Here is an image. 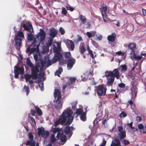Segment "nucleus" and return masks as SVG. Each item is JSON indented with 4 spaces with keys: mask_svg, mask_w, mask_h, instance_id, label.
Segmentation results:
<instances>
[{
    "mask_svg": "<svg viewBox=\"0 0 146 146\" xmlns=\"http://www.w3.org/2000/svg\"><path fill=\"white\" fill-rule=\"evenodd\" d=\"M46 38V33L42 29H40V32L36 35V37L35 38L33 43L31 44V46L34 48H30L28 47L27 48L26 52H29L30 54L36 51L38 54H34V57L36 61L39 60L40 64H50V63H54L58 60H60L59 62L61 63L60 59L62 58L63 54L61 52V42H54L53 45V50L54 52L55 53L54 56L50 60L49 57L46 56L43 58L42 56L38 52L39 47L40 43L44 40Z\"/></svg>",
    "mask_w": 146,
    "mask_h": 146,
    "instance_id": "obj_1",
    "label": "nucleus"
},
{
    "mask_svg": "<svg viewBox=\"0 0 146 146\" xmlns=\"http://www.w3.org/2000/svg\"><path fill=\"white\" fill-rule=\"evenodd\" d=\"M28 65L31 68V74L25 75L26 82L28 81L31 78L33 80H36L38 78V73L39 72V68L40 67V64H36L35 66H33V64Z\"/></svg>",
    "mask_w": 146,
    "mask_h": 146,
    "instance_id": "obj_2",
    "label": "nucleus"
},
{
    "mask_svg": "<svg viewBox=\"0 0 146 146\" xmlns=\"http://www.w3.org/2000/svg\"><path fill=\"white\" fill-rule=\"evenodd\" d=\"M63 113H64V116L66 117V121L68 118V120L66 122L67 125H70L72 122L73 117L72 116L73 113V111L70 109H67L66 110L64 111Z\"/></svg>",
    "mask_w": 146,
    "mask_h": 146,
    "instance_id": "obj_3",
    "label": "nucleus"
},
{
    "mask_svg": "<svg viewBox=\"0 0 146 146\" xmlns=\"http://www.w3.org/2000/svg\"><path fill=\"white\" fill-rule=\"evenodd\" d=\"M24 38L23 33L19 31L15 35L14 40L15 44L18 47H20L21 45L22 39Z\"/></svg>",
    "mask_w": 146,
    "mask_h": 146,
    "instance_id": "obj_4",
    "label": "nucleus"
},
{
    "mask_svg": "<svg viewBox=\"0 0 146 146\" xmlns=\"http://www.w3.org/2000/svg\"><path fill=\"white\" fill-rule=\"evenodd\" d=\"M96 90L99 96H104L106 94L107 89L103 86L100 85L97 87Z\"/></svg>",
    "mask_w": 146,
    "mask_h": 146,
    "instance_id": "obj_5",
    "label": "nucleus"
},
{
    "mask_svg": "<svg viewBox=\"0 0 146 146\" xmlns=\"http://www.w3.org/2000/svg\"><path fill=\"white\" fill-rule=\"evenodd\" d=\"M14 67L15 68L14 70V77L15 78H19V73L22 75L24 74V68L23 66L20 67L17 65L15 66Z\"/></svg>",
    "mask_w": 146,
    "mask_h": 146,
    "instance_id": "obj_6",
    "label": "nucleus"
},
{
    "mask_svg": "<svg viewBox=\"0 0 146 146\" xmlns=\"http://www.w3.org/2000/svg\"><path fill=\"white\" fill-rule=\"evenodd\" d=\"M106 75L107 77L113 76L114 78L115 77L117 79H118L120 76L119 72L117 69H114L112 72H107Z\"/></svg>",
    "mask_w": 146,
    "mask_h": 146,
    "instance_id": "obj_7",
    "label": "nucleus"
},
{
    "mask_svg": "<svg viewBox=\"0 0 146 146\" xmlns=\"http://www.w3.org/2000/svg\"><path fill=\"white\" fill-rule=\"evenodd\" d=\"M64 113H62L58 119L54 122V125L55 127L57 126L59 124H63L66 122V117L64 116Z\"/></svg>",
    "mask_w": 146,
    "mask_h": 146,
    "instance_id": "obj_8",
    "label": "nucleus"
},
{
    "mask_svg": "<svg viewBox=\"0 0 146 146\" xmlns=\"http://www.w3.org/2000/svg\"><path fill=\"white\" fill-rule=\"evenodd\" d=\"M64 42L69 49L72 51L74 50L75 45L73 42L72 40L67 39L65 40H64Z\"/></svg>",
    "mask_w": 146,
    "mask_h": 146,
    "instance_id": "obj_9",
    "label": "nucleus"
},
{
    "mask_svg": "<svg viewBox=\"0 0 146 146\" xmlns=\"http://www.w3.org/2000/svg\"><path fill=\"white\" fill-rule=\"evenodd\" d=\"M56 137L58 139L60 140L62 142H63V144L65 143L66 141V136L64 135L63 132L62 130L57 133Z\"/></svg>",
    "mask_w": 146,
    "mask_h": 146,
    "instance_id": "obj_10",
    "label": "nucleus"
},
{
    "mask_svg": "<svg viewBox=\"0 0 146 146\" xmlns=\"http://www.w3.org/2000/svg\"><path fill=\"white\" fill-rule=\"evenodd\" d=\"M92 73L93 71H92L91 70H88L82 76V78L83 77V80L84 81L86 80L87 79L91 76Z\"/></svg>",
    "mask_w": 146,
    "mask_h": 146,
    "instance_id": "obj_11",
    "label": "nucleus"
},
{
    "mask_svg": "<svg viewBox=\"0 0 146 146\" xmlns=\"http://www.w3.org/2000/svg\"><path fill=\"white\" fill-rule=\"evenodd\" d=\"M49 31L50 33L49 35L51 41H52L53 38L57 35V31L56 29L54 28L50 29L49 30Z\"/></svg>",
    "mask_w": 146,
    "mask_h": 146,
    "instance_id": "obj_12",
    "label": "nucleus"
},
{
    "mask_svg": "<svg viewBox=\"0 0 146 146\" xmlns=\"http://www.w3.org/2000/svg\"><path fill=\"white\" fill-rule=\"evenodd\" d=\"M54 97L57 98L56 101V102H57L60 99L61 97V95L59 90L57 89H55L54 92Z\"/></svg>",
    "mask_w": 146,
    "mask_h": 146,
    "instance_id": "obj_13",
    "label": "nucleus"
},
{
    "mask_svg": "<svg viewBox=\"0 0 146 146\" xmlns=\"http://www.w3.org/2000/svg\"><path fill=\"white\" fill-rule=\"evenodd\" d=\"M23 27L24 29L26 31L31 32L33 31L32 26L29 23H27L26 24H24L23 25Z\"/></svg>",
    "mask_w": 146,
    "mask_h": 146,
    "instance_id": "obj_14",
    "label": "nucleus"
},
{
    "mask_svg": "<svg viewBox=\"0 0 146 146\" xmlns=\"http://www.w3.org/2000/svg\"><path fill=\"white\" fill-rule=\"evenodd\" d=\"M137 87L136 86L134 85L133 84H132V86L131 88V90L132 92V96L133 97H135L137 94Z\"/></svg>",
    "mask_w": 146,
    "mask_h": 146,
    "instance_id": "obj_15",
    "label": "nucleus"
},
{
    "mask_svg": "<svg viewBox=\"0 0 146 146\" xmlns=\"http://www.w3.org/2000/svg\"><path fill=\"white\" fill-rule=\"evenodd\" d=\"M120 142L117 138H115L112 141L110 146H120Z\"/></svg>",
    "mask_w": 146,
    "mask_h": 146,
    "instance_id": "obj_16",
    "label": "nucleus"
},
{
    "mask_svg": "<svg viewBox=\"0 0 146 146\" xmlns=\"http://www.w3.org/2000/svg\"><path fill=\"white\" fill-rule=\"evenodd\" d=\"M100 10L101 12L102 15L107 14L108 12V10L107 6L104 4H103L102 8H100Z\"/></svg>",
    "mask_w": 146,
    "mask_h": 146,
    "instance_id": "obj_17",
    "label": "nucleus"
},
{
    "mask_svg": "<svg viewBox=\"0 0 146 146\" xmlns=\"http://www.w3.org/2000/svg\"><path fill=\"white\" fill-rule=\"evenodd\" d=\"M146 57V54L141 53L140 55H137L135 59V60H143L145 57Z\"/></svg>",
    "mask_w": 146,
    "mask_h": 146,
    "instance_id": "obj_18",
    "label": "nucleus"
},
{
    "mask_svg": "<svg viewBox=\"0 0 146 146\" xmlns=\"http://www.w3.org/2000/svg\"><path fill=\"white\" fill-rule=\"evenodd\" d=\"M116 35L115 33H113L108 35L107 37L108 40L111 42H113L115 40Z\"/></svg>",
    "mask_w": 146,
    "mask_h": 146,
    "instance_id": "obj_19",
    "label": "nucleus"
},
{
    "mask_svg": "<svg viewBox=\"0 0 146 146\" xmlns=\"http://www.w3.org/2000/svg\"><path fill=\"white\" fill-rule=\"evenodd\" d=\"M57 102L56 104L54 105V107L57 110L61 109L62 106V103L61 100H60Z\"/></svg>",
    "mask_w": 146,
    "mask_h": 146,
    "instance_id": "obj_20",
    "label": "nucleus"
},
{
    "mask_svg": "<svg viewBox=\"0 0 146 146\" xmlns=\"http://www.w3.org/2000/svg\"><path fill=\"white\" fill-rule=\"evenodd\" d=\"M86 35L89 38H90L92 37H94L95 36H97L96 32L94 31H91L90 32H87Z\"/></svg>",
    "mask_w": 146,
    "mask_h": 146,
    "instance_id": "obj_21",
    "label": "nucleus"
},
{
    "mask_svg": "<svg viewBox=\"0 0 146 146\" xmlns=\"http://www.w3.org/2000/svg\"><path fill=\"white\" fill-rule=\"evenodd\" d=\"M128 47L131 51L134 50L136 48V44L134 43H130L128 44Z\"/></svg>",
    "mask_w": 146,
    "mask_h": 146,
    "instance_id": "obj_22",
    "label": "nucleus"
},
{
    "mask_svg": "<svg viewBox=\"0 0 146 146\" xmlns=\"http://www.w3.org/2000/svg\"><path fill=\"white\" fill-rule=\"evenodd\" d=\"M110 77L108 79L107 84L108 85L111 86L115 78L113 76H110Z\"/></svg>",
    "mask_w": 146,
    "mask_h": 146,
    "instance_id": "obj_23",
    "label": "nucleus"
},
{
    "mask_svg": "<svg viewBox=\"0 0 146 146\" xmlns=\"http://www.w3.org/2000/svg\"><path fill=\"white\" fill-rule=\"evenodd\" d=\"M79 49L80 52L82 54H83L86 51L85 45L84 43H81L80 44Z\"/></svg>",
    "mask_w": 146,
    "mask_h": 146,
    "instance_id": "obj_24",
    "label": "nucleus"
},
{
    "mask_svg": "<svg viewBox=\"0 0 146 146\" xmlns=\"http://www.w3.org/2000/svg\"><path fill=\"white\" fill-rule=\"evenodd\" d=\"M119 133L118 135V136L119 137L120 139H123L126 137V132L125 131Z\"/></svg>",
    "mask_w": 146,
    "mask_h": 146,
    "instance_id": "obj_25",
    "label": "nucleus"
},
{
    "mask_svg": "<svg viewBox=\"0 0 146 146\" xmlns=\"http://www.w3.org/2000/svg\"><path fill=\"white\" fill-rule=\"evenodd\" d=\"M87 49L88 52L89 54L90 55L91 57L93 59V58H94V55L92 51L90 48L89 46H88L87 47ZM93 62L94 64H96V63L95 60H93Z\"/></svg>",
    "mask_w": 146,
    "mask_h": 146,
    "instance_id": "obj_26",
    "label": "nucleus"
},
{
    "mask_svg": "<svg viewBox=\"0 0 146 146\" xmlns=\"http://www.w3.org/2000/svg\"><path fill=\"white\" fill-rule=\"evenodd\" d=\"M141 64H135V65L133 67L131 70L133 71L135 69H136L137 71L139 72L140 71L141 68Z\"/></svg>",
    "mask_w": 146,
    "mask_h": 146,
    "instance_id": "obj_27",
    "label": "nucleus"
},
{
    "mask_svg": "<svg viewBox=\"0 0 146 146\" xmlns=\"http://www.w3.org/2000/svg\"><path fill=\"white\" fill-rule=\"evenodd\" d=\"M79 18L83 24H84L86 22V19L84 16L80 15L79 17Z\"/></svg>",
    "mask_w": 146,
    "mask_h": 146,
    "instance_id": "obj_28",
    "label": "nucleus"
},
{
    "mask_svg": "<svg viewBox=\"0 0 146 146\" xmlns=\"http://www.w3.org/2000/svg\"><path fill=\"white\" fill-rule=\"evenodd\" d=\"M49 49V47L47 44H45L42 47V53L43 54L44 52H46L48 51Z\"/></svg>",
    "mask_w": 146,
    "mask_h": 146,
    "instance_id": "obj_29",
    "label": "nucleus"
},
{
    "mask_svg": "<svg viewBox=\"0 0 146 146\" xmlns=\"http://www.w3.org/2000/svg\"><path fill=\"white\" fill-rule=\"evenodd\" d=\"M83 112H84L83 109L80 108L76 109V113L77 115V116H78L80 115H81Z\"/></svg>",
    "mask_w": 146,
    "mask_h": 146,
    "instance_id": "obj_30",
    "label": "nucleus"
},
{
    "mask_svg": "<svg viewBox=\"0 0 146 146\" xmlns=\"http://www.w3.org/2000/svg\"><path fill=\"white\" fill-rule=\"evenodd\" d=\"M56 139L55 137V135L54 134H52L51 136L50 139V142L51 143L54 145L56 144L55 142H56Z\"/></svg>",
    "mask_w": 146,
    "mask_h": 146,
    "instance_id": "obj_31",
    "label": "nucleus"
},
{
    "mask_svg": "<svg viewBox=\"0 0 146 146\" xmlns=\"http://www.w3.org/2000/svg\"><path fill=\"white\" fill-rule=\"evenodd\" d=\"M86 113L84 112L80 115V119L81 120L83 121L86 120Z\"/></svg>",
    "mask_w": 146,
    "mask_h": 146,
    "instance_id": "obj_32",
    "label": "nucleus"
},
{
    "mask_svg": "<svg viewBox=\"0 0 146 146\" xmlns=\"http://www.w3.org/2000/svg\"><path fill=\"white\" fill-rule=\"evenodd\" d=\"M64 131L65 134L69 135L71 133L70 129L69 126L66 127L64 129Z\"/></svg>",
    "mask_w": 146,
    "mask_h": 146,
    "instance_id": "obj_33",
    "label": "nucleus"
},
{
    "mask_svg": "<svg viewBox=\"0 0 146 146\" xmlns=\"http://www.w3.org/2000/svg\"><path fill=\"white\" fill-rule=\"evenodd\" d=\"M38 84L39 87L40 88L41 90L42 91H43L44 89V82L43 81L41 80H39L38 82Z\"/></svg>",
    "mask_w": 146,
    "mask_h": 146,
    "instance_id": "obj_34",
    "label": "nucleus"
},
{
    "mask_svg": "<svg viewBox=\"0 0 146 146\" xmlns=\"http://www.w3.org/2000/svg\"><path fill=\"white\" fill-rule=\"evenodd\" d=\"M76 79V78L75 77H70L69 80L70 82H69L70 83V84H74L75 83Z\"/></svg>",
    "mask_w": 146,
    "mask_h": 146,
    "instance_id": "obj_35",
    "label": "nucleus"
},
{
    "mask_svg": "<svg viewBox=\"0 0 146 146\" xmlns=\"http://www.w3.org/2000/svg\"><path fill=\"white\" fill-rule=\"evenodd\" d=\"M75 61L76 60L74 58L71 57L68 59V64H74Z\"/></svg>",
    "mask_w": 146,
    "mask_h": 146,
    "instance_id": "obj_36",
    "label": "nucleus"
},
{
    "mask_svg": "<svg viewBox=\"0 0 146 146\" xmlns=\"http://www.w3.org/2000/svg\"><path fill=\"white\" fill-rule=\"evenodd\" d=\"M63 71V69L62 67H60L58 70L55 72V74L59 76Z\"/></svg>",
    "mask_w": 146,
    "mask_h": 146,
    "instance_id": "obj_37",
    "label": "nucleus"
},
{
    "mask_svg": "<svg viewBox=\"0 0 146 146\" xmlns=\"http://www.w3.org/2000/svg\"><path fill=\"white\" fill-rule=\"evenodd\" d=\"M23 90L26 92L27 95L28 96L29 93L30 89L29 86H25L23 88Z\"/></svg>",
    "mask_w": 146,
    "mask_h": 146,
    "instance_id": "obj_38",
    "label": "nucleus"
},
{
    "mask_svg": "<svg viewBox=\"0 0 146 146\" xmlns=\"http://www.w3.org/2000/svg\"><path fill=\"white\" fill-rule=\"evenodd\" d=\"M27 38L29 40H33L34 38V35L32 33H29L27 34Z\"/></svg>",
    "mask_w": 146,
    "mask_h": 146,
    "instance_id": "obj_39",
    "label": "nucleus"
},
{
    "mask_svg": "<svg viewBox=\"0 0 146 146\" xmlns=\"http://www.w3.org/2000/svg\"><path fill=\"white\" fill-rule=\"evenodd\" d=\"M49 134V132L48 131H46L44 130V133H42L41 135L42 137L46 138L48 136Z\"/></svg>",
    "mask_w": 146,
    "mask_h": 146,
    "instance_id": "obj_40",
    "label": "nucleus"
},
{
    "mask_svg": "<svg viewBox=\"0 0 146 146\" xmlns=\"http://www.w3.org/2000/svg\"><path fill=\"white\" fill-rule=\"evenodd\" d=\"M104 21L106 22L108 21H110V19H109L107 16V14L102 15Z\"/></svg>",
    "mask_w": 146,
    "mask_h": 146,
    "instance_id": "obj_41",
    "label": "nucleus"
},
{
    "mask_svg": "<svg viewBox=\"0 0 146 146\" xmlns=\"http://www.w3.org/2000/svg\"><path fill=\"white\" fill-rule=\"evenodd\" d=\"M35 107L38 114L39 115H42V112L41 109L38 107L35 106Z\"/></svg>",
    "mask_w": 146,
    "mask_h": 146,
    "instance_id": "obj_42",
    "label": "nucleus"
},
{
    "mask_svg": "<svg viewBox=\"0 0 146 146\" xmlns=\"http://www.w3.org/2000/svg\"><path fill=\"white\" fill-rule=\"evenodd\" d=\"M61 131V130L60 128L56 127L53 128L52 129V132L54 134L56 133L57 132L58 133Z\"/></svg>",
    "mask_w": 146,
    "mask_h": 146,
    "instance_id": "obj_43",
    "label": "nucleus"
},
{
    "mask_svg": "<svg viewBox=\"0 0 146 146\" xmlns=\"http://www.w3.org/2000/svg\"><path fill=\"white\" fill-rule=\"evenodd\" d=\"M130 54L131 58L132 60H134L136 56L134 50L131 51L130 53Z\"/></svg>",
    "mask_w": 146,
    "mask_h": 146,
    "instance_id": "obj_44",
    "label": "nucleus"
},
{
    "mask_svg": "<svg viewBox=\"0 0 146 146\" xmlns=\"http://www.w3.org/2000/svg\"><path fill=\"white\" fill-rule=\"evenodd\" d=\"M120 67L121 71L123 72H125L127 70V67L125 64L121 65Z\"/></svg>",
    "mask_w": 146,
    "mask_h": 146,
    "instance_id": "obj_45",
    "label": "nucleus"
},
{
    "mask_svg": "<svg viewBox=\"0 0 146 146\" xmlns=\"http://www.w3.org/2000/svg\"><path fill=\"white\" fill-rule=\"evenodd\" d=\"M44 129L43 128H39L38 129V134L39 135H41L42 133H44Z\"/></svg>",
    "mask_w": 146,
    "mask_h": 146,
    "instance_id": "obj_46",
    "label": "nucleus"
},
{
    "mask_svg": "<svg viewBox=\"0 0 146 146\" xmlns=\"http://www.w3.org/2000/svg\"><path fill=\"white\" fill-rule=\"evenodd\" d=\"M71 55V53L70 52H66L64 54V56L68 59L70 57Z\"/></svg>",
    "mask_w": 146,
    "mask_h": 146,
    "instance_id": "obj_47",
    "label": "nucleus"
},
{
    "mask_svg": "<svg viewBox=\"0 0 146 146\" xmlns=\"http://www.w3.org/2000/svg\"><path fill=\"white\" fill-rule=\"evenodd\" d=\"M66 8L68 10L70 11H73L74 9V8L72 7L70 5H67L66 6Z\"/></svg>",
    "mask_w": 146,
    "mask_h": 146,
    "instance_id": "obj_48",
    "label": "nucleus"
},
{
    "mask_svg": "<svg viewBox=\"0 0 146 146\" xmlns=\"http://www.w3.org/2000/svg\"><path fill=\"white\" fill-rule=\"evenodd\" d=\"M70 85V83L68 82H67L66 84L63 85L62 88V90H64L67 87V86H69Z\"/></svg>",
    "mask_w": 146,
    "mask_h": 146,
    "instance_id": "obj_49",
    "label": "nucleus"
},
{
    "mask_svg": "<svg viewBox=\"0 0 146 146\" xmlns=\"http://www.w3.org/2000/svg\"><path fill=\"white\" fill-rule=\"evenodd\" d=\"M59 31L61 35H64L65 33V31L64 29L62 27H61L59 29Z\"/></svg>",
    "mask_w": 146,
    "mask_h": 146,
    "instance_id": "obj_50",
    "label": "nucleus"
},
{
    "mask_svg": "<svg viewBox=\"0 0 146 146\" xmlns=\"http://www.w3.org/2000/svg\"><path fill=\"white\" fill-rule=\"evenodd\" d=\"M127 114L124 111L121 112L119 115V117H125L127 116Z\"/></svg>",
    "mask_w": 146,
    "mask_h": 146,
    "instance_id": "obj_51",
    "label": "nucleus"
},
{
    "mask_svg": "<svg viewBox=\"0 0 146 146\" xmlns=\"http://www.w3.org/2000/svg\"><path fill=\"white\" fill-rule=\"evenodd\" d=\"M116 53L118 54L119 55H121V56H123L124 57H125V56H124L125 52H122L120 51L116 52Z\"/></svg>",
    "mask_w": 146,
    "mask_h": 146,
    "instance_id": "obj_52",
    "label": "nucleus"
},
{
    "mask_svg": "<svg viewBox=\"0 0 146 146\" xmlns=\"http://www.w3.org/2000/svg\"><path fill=\"white\" fill-rule=\"evenodd\" d=\"M91 40H92V43L93 44V45L96 48H98L99 46L98 44L95 41L92 40V39H91Z\"/></svg>",
    "mask_w": 146,
    "mask_h": 146,
    "instance_id": "obj_53",
    "label": "nucleus"
},
{
    "mask_svg": "<svg viewBox=\"0 0 146 146\" xmlns=\"http://www.w3.org/2000/svg\"><path fill=\"white\" fill-rule=\"evenodd\" d=\"M122 143L125 145H126L129 144L130 143V142L128 140L124 139L123 140Z\"/></svg>",
    "mask_w": 146,
    "mask_h": 146,
    "instance_id": "obj_54",
    "label": "nucleus"
},
{
    "mask_svg": "<svg viewBox=\"0 0 146 146\" xmlns=\"http://www.w3.org/2000/svg\"><path fill=\"white\" fill-rule=\"evenodd\" d=\"M67 11L65 8L64 7L62 8V13L64 15H66L67 14Z\"/></svg>",
    "mask_w": 146,
    "mask_h": 146,
    "instance_id": "obj_55",
    "label": "nucleus"
},
{
    "mask_svg": "<svg viewBox=\"0 0 146 146\" xmlns=\"http://www.w3.org/2000/svg\"><path fill=\"white\" fill-rule=\"evenodd\" d=\"M118 86L120 88H123L125 87V84L123 83H121L119 84Z\"/></svg>",
    "mask_w": 146,
    "mask_h": 146,
    "instance_id": "obj_56",
    "label": "nucleus"
},
{
    "mask_svg": "<svg viewBox=\"0 0 146 146\" xmlns=\"http://www.w3.org/2000/svg\"><path fill=\"white\" fill-rule=\"evenodd\" d=\"M118 131L119 132H121L123 131V127L122 126H119L118 127Z\"/></svg>",
    "mask_w": 146,
    "mask_h": 146,
    "instance_id": "obj_57",
    "label": "nucleus"
},
{
    "mask_svg": "<svg viewBox=\"0 0 146 146\" xmlns=\"http://www.w3.org/2000/svg\"><path fill=\"white\" fill-rule=\"evenodd\" d=\"M138 127L139 129L140 130L142 129L144 126L142 124L140 123L138 125Z\"/></svg>",
    "mask_w": 146,
    "mask_h": 146,
    "instance_id": "obj_58",
    "label": "nucleus"
},
{
    "mask_svg": "<svg viewBox=\"0 0 146 146\" xmlns=\"http://www.w3.org/2000/svg\"><path fill=\"white\" fill-rule=\"evenodd\" d=\"M73 64H67V68L68 70H70L73 67Z\"/></svg>",
    "mask_w": 146,
    "mask_h": 146,
    "instance_id": "obj_59",
    "label": "nucleus"
},
{
    "mask_svg": "<svg viewBox=\"0 0 146 146\" xmlns=\"http://www.w3.org/2000/svg\"><path fill=\"white\" fill-rule=\"evenodd\" d=\"M27 64H32L29 58H27Z\"/></svg>",
    "mask_w": 146,
    "mask_h": 146,
    "instance_id": "obj_60",
    "label": "nucleus"
},
{
    "mask_svg": "<svg viewBox=\"0 0 146 146\" xmlns=\"http://www.w3.org/2000/svg\"><path fill=\"white\" fill-rule=\"evenodd\" d=\"M35 111L32 110H31V114L32 116H34L35 115Z\"/></svg>",
    "mask_w": 146,
    "mask_h": 146,
    "instance_id": "obj_61",
    "label": "nucleus"
},
{
    "mask_svg": "<svg viewBox=\"0 0 146 146\" xmlns=\"http://www.w3.org/2000/svg\"><path fill=\"white\" fill-rule=\"evenodd\" d=\"M136 120L138 121H140L141 120V118L140 116H137L136 117Z\"/></svg>",
    "mask_w": 146,
    "mask_h": 146,
    "instance_id": "obj_62",
    "label": "nucleus"
},
{
    "mask_svg": "<svg viewBox=\"0 0 146 146\" xmlns=\"http://www.w3.org/2000/svg\"><path fill=\"white\" fill-rule=\"evenodd\" d=\"M30 119L32 122H33L35 124L36 123V122L34 118L33 117H31L30 118Z\"/></svg>",
    "mask_w": 146,
    "mask_h": 146,
    "instance_id": "obj_63",
    "label": "nucleus"
},
{
    "mask_svg": "<svg viewBox=\"0 0 146 146\" xmlns=\"http://www.w3.org/2000/svg\"><path fill=\"white\" fill-rule=\"evenodd\" d=\"M142 11L143 13V14L144 15L146 16V10L142 9Z\"/></svg>",
    "mask_w": 146,
    "mask_h": 146,
    "instance_id": "obj_64",
    "label": "nucleus"
}]
</instances>
